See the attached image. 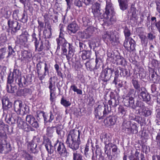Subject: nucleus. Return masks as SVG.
I'll return each mask as SVG.
<instances>
[{"label": "nucleus", "instance_id": "57", "mask_svg": "<svg viewBox=\"0 0 160 160\" xmlns=\"http://www.w3.org/2000/svg\"><path fill=\"white\" fill-rule=\"evenodd\" d=\"M96 58L95 59V63L96 65L95 67H94V69H98L100 65V59L99 58H98L97 55L96 54Z\"/></svg>", "mask_w": 160, "mask_h": 160}, {"label": "nucleus", "instance_id": "40", "mask_svg": "<svg viewBox=\"0 0 160 160\" xmlns=\"http://www.w3.org/2000/svg\"><path fill=\"white\" fill-rule=\"evenodd\" d=\"M4 146V145L3 146L2 143L0 142V152L2 153L4 152V153H7L10 151L11 149L10 148L7 149L6 147H5Z\"/></svg>", "mask_w": 160, "mask_h": 160}, {"label": "nucleus", "instance_id": "36", "mask_svg": "<svg viewBox=\"0 0 160 160\" xmlns=\"http://www.w3.org/2000/svg\"><path fill=\"white\" fill-rule=\"evenodd\" d=\"M50 92V101L52 102L53 101L55 96V91L56 88L55 87H54L53 88L49 89Z\"/></svg>", "mask_w": 160, "mask_h": 160}, {"label": "nucleus", "instance_id": "7", "mask_svg": "<svg viewBox=\"0 0 160 160\" xmlns=\"http://www.w3.org/2000/svg\"><path fill=\"white\" fill-rule=\"evenodd\" d=\"M14 107L15 111L18 114L23 115L26 111V106L23 104L21 101H15L14 103Z\"/></svg>", "mask_w": 160, "mask_h": 160}, {"label": "nucleus", "instance_id": "31", "mask_svg": "<svg viewBox=\"0 0 160 160\" xmlns=\"http://www.w3.org/2000/svg\"><path fill=\"white\" fill-rule=\"evenodd\" d=\"M138 127L135 123L130 124V128L128 130L129 133L136 134L138 132Z\"/></svg>", "mask_w": 160, "mask_h": 160}, {"label": "nucleus", "instance_id": "5", "mask_svg": "<svg viewBox=\"0 0 160 160\" xmlns=\"http://www.w3.org/2000/svg\"><path fill=\"white\" fill-rule=\"evenodd\" d=\"M58 44L57 49L60 48V46H62V50L63 54L66 55L67 50L68 49L69 47H67V44H70L63 37V34L62 33L60 32L58 38L56 39Z\"/></svg>", "mask_w": 160, "mask_h": 160}, {"label": "nucleus", "instance_id": "37", "mask_svg": "<svg viewBox=\"0 0 160 160\" xmlns=\"http://www.w3.org/2000/svg\"><path fill=\"white\" fill-rule=\"evenodd\" d=\"M118 69L120 71V74L121 76L126 77L129 76H130V75L128 74V72L127 69H124L120 67H118Z\"/></svg>", "mask_w": 160, "mask_h": 160}, {"label": "nucleus", "instance_id": "44", "mask_svg": "<svg viewBox=\"0 0 160 160\" xmlns=\"http://www.w3.org/2000/svg\"><path fill=\"white\" fill-rule=\"evenodd\" d=\"M108 103L111 108V106L112 107H116L117 105V100L115 98H112L110 100L108 101Z\"/></svg>", "mask_w": 160, "mask_h": 160}, {"label": "nucleus", "instance_id": "17", "mask_svg": "<svg viewBox=\"0 0 160 160\" xmlns=\"http://www.w3.org/2000/svg\"><path fill=\"white\" fill-rule=\"evenodd\" d=\"M26 121L28 122L34 128H37L38 127V124L35 118L31 115L27 116L26 118Z\"/></svg>", "mask_w": 160, "mask_h": 160}, {"label": "nucleus", "instance_id": "45", "mask_svg": "<svg viewBox=\"0 0 160 160\" xmlns=\"http://www.w3.org/2000/svg\"><path fill=\"white\" fill-rule=\"evenodd\" d=\"M130 122H123L122 124V129L125 131H126L127 129V131L128 132V130H129L130 128Z\"/></svg>", "mask_w": 160, "mask_h": 160}, {"label": "nucleus", "instance_id": "16", "mask_svg": "<svg viewBox=\"0 0 160 160\" xmlns=\"http://www.w3.org/2000/svg\"><path fill=\"white\" fill-rule=\"evenodd\" d=\"M44 72L43 73L41 71L38 70L37 72L38 74V77L39 79L41 81L43 80L46 76L47 74L49 73V68H48V64L46 62L44 63Z\"/></svg>", "mask_w": 160, "mask_h": 160}, {"label": "nucleus", "instance_id": "20", "mask_svg": "<svg viewBox=\"0 0 160 160\" xmlns=\"http://www.w3.org/2000/svg\"><path fill=\"white\" fill-rule=\"evenodd\" d=\"M67 47H69V48L68 49V54L65 55L67 58V59L69 61L70 59L72 58V57L73 56L74 52L75 51L74 47L72 45V44H67Z\"/></svg>", "mask_w": 160, "mask_h": 160}, {"label": "nucleus", "instance_id": "11", "mask_svg": "<svg viewBox=\"0 0 160 160\" xmlns=\"http://www.w3.org/2000/svg\"><path fill=\"white\" fill-rule=\"evenodd\" d=\"M57 143L54 145V147L58 146L57 150L58 153L62 156L67 157L69 155V152L67 151L63 143L58 142V140L56 141Z\"/></svg>", "mask_w": 160, "mask_h": 160}, {"label": "nucleus", "instance_id": "54", "mask_svg": "<svg viewBox=\"0 0 160 160\" xmlns=\"http://www.w3.org/2000/svg\"><path fill=\"white\" fill-rule=\"evenodd\" d=\"M118 114L120 116H124L126 113V112L124 108L121 106L118 108Z\"/></svg>", "mask_w": 160, "mask_h": 160}, {"label": "nucleus", "instance_id": "28", "mask_svg": "<svg viewBox=\"0 0 160 160\" xmlns=\"http://www.w3.org/2000/svg\"><path fill=\"white\" fill-rule=\"evenodd\" d=\"M2 106L5 109L10 108L12 107V103L9 102V100L6 98H4L2 99Z\"/></svg>", "mask_w": 160, "mask_h": 160}, {"label": "nucleus", "instance_id": "46", "mask_svg": "<svg viewBox=\"0 0 160 160\" xmlns=\"http://www.w3.org/2000/svg\"><path fill=\"white\" fill-rule=\"evenodd\" d=\"M71 88L74 92H76L77 94L82 95V90L78 89L77 87L74 85L71 86Z\"/></svg>", "mask_w": 160, "mask_h": 160}, {"label": "nucleus", "instance_id": "15", "mask_svg": "<svg viewBox=\"0 0 160 160\" xmlns=\"http://www.w3.org/2000/svg\"><path fill=\"white\" fill-rule=\"evenodd\" d=\"M79 29V27L75 22L70 23L68 26V32L70 34L75 33Z\"/></svg>", "mask_w": 160, "mask_h": 160}, {"label": "nucleus", "instance_id": "61", "mask_svg": "<svg viewBox=\"0 0 160 160\" xmlns=\"http://www.w3.org/2000/svg\"><path fill=\"white\" fill-rule=\"evenodd\" d=\"M79 46L80 48V52H82L84 51H86L87 49V46L84 43L80 42L79 43Z\"/></svg>", "mask_w": 160, "mask_h": 160}, {"label": "nucleus", "instance_id": "35", "mask_svg": "<svg viewBox=\"0 0 160 160\" xmlns=\"http://www.w3.org/2000/svg\"><path fill=\"white\" fill-rule=\"evenodd\" d=\"M81 57L82 59L85 60L90 58L91 55V52L89 50H86L82 51Z\"/></svg>", "mask_w": 160, "mask_h": 160}, {"label": "nucleus", "instance_id": "2", "mask_svg": "<svg viewBox=\"0 0 160 160\" xmlns=\"http://www.w3.org/2000/svg\"><path fill=\"white\" fill-rule=\"evenodd\" d=\"M80 131L73 129L70 130L67 136L66 143L67 146L73 150L78 149L81 143Z\"/></svg>", "mask_w": 160, "mask_h": 160}, {"label": "nucleus", "instance_id": "13", "mask_svg": "<svg viewBox=\"0 0 160 160\" xmlns=\"http://www.w3.org/2000/svg\"><path fill=\"white\" fill-rule=\"evenodd\" d=\"M123 102L124 105L127 107H129L132 109L134 107L135 101L134 98L132 96H125L123 98Z\"/></svg>", "mask_w": 160, "mask_h": 160}, {"label": "nucleus", "instance_id": "47", "mask_svg": "<svg viewBox=\"0 0 160 160\" xmlns=\"http://www.w3.org/2000/svg\"><path fill=\"white\" fill-rule=\"evenodd\" d=\"M124 33L125 37V39L126 38H129V37L131 34L130 31L127 27H125L124 30Z\"/></svg>", "mask_w": 160, "mask_h": 160}, {"label": "nucleus", "instance_id": "24", "mask_svg": "<svg viewBox=\"0 0 160 160\" xmlns=\"http://www.w3.org/2000/svg\"><path fill=\"white\" fill-rule=\"evenodd\" d=\"M144 90H141L139 95L142 98L143 101L148 102L150 101V96L147 92H145Z\"/></svg>", "mask_w": 160, "mask_h": 160}, {"label": "nucleus", "instance_id": "50", "mask_svg": "<svg viewBox=\"0 0 160 160\" xmlns=\"http://www.w3.org/2000/svg\"><path fill=\"white\" fill-rule=\"evenodd\" d=\"M104 144L105 145L104 148L105 152H106L108 149H110L112 147H113V146L114 144L112 143L111 142H106Z\"/></svg>", "mask_w": 160, "mask_h": 160}, {"label": "nucleus", "instance_id": "8", "mask_svg": "<svg viewBox=\"0 0 160 160\" xmlns=\"http://www.w3.org/2000/svg\"><path fill=\"white\" fill-rule=\"evenodd\" d=\"M29 36V35L27 32H24L21 34L17 36L16 43L22 46H25L27 43Z\"/></svg>", "mask_w": 160, "mask_h": 160}, {"label": "nucleus", "instance_id": "53", "mask_svg": "<svg viewBox=\"0 0 160 160\" xmlns=\"http://www.w3.org/2000/svg\"><path fill=\"white\" fill-rule=\"evenodd\" d=\"M89 33L88 32L86 29L83 32H81V33L82 35L81 36V38H89L92 34Z\"/></svg>", "mask_w": 160, "mask_h": 160}, {"label": "nucleus", "instance_id": "22", "mask_svg": "<svg viewBox=\"0 0 160 160\" xmlns=\"http://www.w3.org/2000/svg\"><path fill=\"white\" fill-rule=\"evenodd\" d=\"M120 9L124 11L128 8V0H118Z\"/></svg>", "mask_w": 160, "mask_h": 160}, {"label": "nucleus", "instance_id": "41", "mask_svg": "<svg viewBox=\"0 0 160 160\" xmlns=\"http://www.w3.org/2000/svg\"><path fill=\"white\" fill-rule=\"evenodd\" d=\"M55 78V76L51 77L49 80V86L48 88L49 89L53 88V87H55V81L54 80V78Z\"/></svg>", "mask_w": 160, "mask_h": 160}, {"label": "nucleus", "instance_id": "6", "mask_svg": "<svg viewBox=\"0 0 160 160\" xmlns=\"http://www.w3.org/2000/svg\"><path fill=\"white\" fill-rule=\"evenodd\" d=\"M15 81L20 87H24L29 84L32 81L31 76H21L16 78Z\"/></svg>", "mask_w": 160, "mask_h": 160}, {"label": "nucleus", "instance_id": "49", "mask_svg": "<svg viewBox=\"0 0 160 160\" xmlns=\"http://www.w3.org/2000/svg\"><path fill=\"white\" fill-rule=\"evenodd\" d=\"M124 58L120 56H118L116 57V64L118 65H122L124 61Z\"/></svg>", "mask_w": 160, "mask_h": 160}, {"label": "nucleus", "instance_id": "14", "mask_svg": "<svg viewBox=\"0 0 160 160\" xmlns=\"http://www.w3.org/2000/svg\"><path fill=\"white\" fill-rule=\"evenodd\" d=\"M112 70L111 69L107 68L105 69L102 72V77L103 78V80L107 82L109 79L111 74L112 73Z\"/></svg>", "mask_w": 160, "mask_h": 160}, {"label": "nucleus", "instance_id": "25", "mask_svg": "<svg viewBox=\"0 0 160 160\" xmlns=\"http://www.w3.org/2000/svg\"><path fill=\"white\" fill-rule=\"evenodd\" d=\"M132 82L134 88L138 90L139 92H141V90H145V88L144 87H140V85L139 84L138 81L136 78H133Z\"/></svg>", "mask_w": 160, "mask_h": 160}, {"label": "nucleus", "instance_id": "29", "mask_svg": "<svg viewBox=\"0 0 160 160\" xmlns=\"http://www.w3.org/2000/svg\"><path fill=\"white\" fill-rule=\"evenodd\" d=\"M72 160H84L82 155L77 151H74L72 153Z\"/></svg>", "mask_w": 160, "mask_h": 160}, {"label": "nucleus", "instance_id": "60", "mask_svg": "<svg viewBox=\"0 0 160 160\" xmlns=\"http://www.w3.org/2000/svg\"><path fill=\"white\" fill-rule=\"evenodd\" d=\"M21 20L23 23L26 22L27 21L28 16L25 11H24V12L22 15V18L21 19Z\"/></svg>", "mask_w": 160, "mask_h": 160}, {"label": "nucleus", "instance_id": "23", "mask_svg": "<svg viewBox=\"0 0 160 160\" xmlns=\"http://www.w3.org/2000/svg\"><path fill=\"white\" fill-rule=\"evenodd\" d=\"M100 139L102 142H103L105 143L108 142H111L112 137L109 134L103 133L101 134Z\"/></svg>", "mask_w": 160, "mask_h": 160}, {"label": "nucleus", "instance_id": "64", "mask_svg": "<svg viewBox=\"0 0 160 160\" xmlns=\"http://www.w3.org/2000/svg\"><path fill=\"white\" fill-rule=\"evenodd\" d=\"M24 96H26L28 94H31V89L29 88H25L23 89Z\"/></svg>", "mask_w": 160, "mask_h": 160}, {"label": "nucleus", "instance_id": "42", "mask_svg": "<svg viewBox=\"0 0 160 160\" xmlns=\"http://www.w3.org/2000/svg\"><path fill=\"white\" fill-rule=\"evenodd\" d=\"M18 126L23 130H25L28 128V125L26 122L22 120H20L18 123Z\"/></svg>", "mask_w": 160, "mask_h": 160}, {"label": "nucleus", "instance_id": "19", "mask_svg": "<svg viewBox=\"0 0 160 160\" xmlns=\"http://www.w3.org/2000/svg\"><path fill=\"white\" fill-rule=\"evenodd\" d=\"M21 59L22 61H28L32 56V54L30 51L24 50L22 52Z\"/></svg>", "mask_w": 160, "mask_h": 160}, {"label": "nucleus", "instance_id": "9", "mask_svg": "<svg viewBox=\"0 0 160 160\" xmlns=\"http://www.w3.org/2000/svg\"><path fill=\"white\" fill-rule=\"evenodd\" d=\"M39 140L38 138H33L31 141L28 143V148L31 152L34 154H37L38 152L39 148L37 146Z\"/></svg>", "mask_w": 160, "mask_h": 160}, {"label": "nucleus", "instance_id": "56", "mask_svg": "<svg viewBox=\"0 0 160 160\" xmlns=\"http://www.w3.org/2000/svg\"><path fill=\"white\" fill-rule=\"evenodd\" d=\"M20 75L19 70L17 69H14L12 73V77L15 78V80L16 79V78L20 77Z\"/></svg>", "mask_w": 160, "mask_h": 160}, {"label": "nucleus", "instance_id": "63", "mask_svg": "<svg viewBox=\"0 0 160 160\" xmlns=\"http://www.w3.org/2000/svg\"><path fill=\"white\" fill-rule=\"evenodd\" d=\"M6 48H2L0 49V59L3 58L6 52Z\"/></svg>", "mask_w": 160, "mask_h": 160}, {"label": "nucleus", "instance_id": "26", "mask_svg": "<svg viewBox=\"0 0 160 160\" xmlns=\"http://www.w3.org/2000/svg\"><path fill=\"white\" fill-rule=\"evenodd\" d=\"M104 123L108 126H112L115 124V120L114 117H107L104 120Z\"/></svg>", "mask_w": 160, "mask_h": 160}, {"label": "nucleus", "instance_id": "34", "mask_svg": "<svg viewBox=\"0 0 160 160\" xmlns=\"http://www.w3.org/2000/svg\"><path fill=\"white\" fill-rule=\"evenodd\" d=\"M55 127H48L47 128L46 135L49 137H52L53 136V134L54 132V129Z\"/></svg>", "mask_w": 160, "mask_h": 160}, {"label": "nucleus", "instance_id": "3", "mask_svg": "<svg viewBox=\"0 0 160 160\" xmlns=\"http://www.w3.org/2000/svg\"><path fill=\"white\" fill-rule=\"evenodd\" d=\"M36 34L34 32L32 35V41L34 42L35 47V51L38 52H41L43 50H48L50 48V44L48 40L46 39L41 40L40 37L38 39L36 37Z\"/></svg>", "mask_w": 160, "mask_h": 160}, {"label": "nucleus", "instance_id": "55", "mask_svg": "<svg viewBox=\"0 0 160 160\" xmlns=\"http://www.w3.org/2000/svg\"><path fill=\"white\" fill-rule=\"evenodd\" d=\"M7 41V37L5 35H2L0 37V43L3 46Z\"/></svg>", "mask_w": 160, "mask_h": 160}, {"label": "nucleus", "instance_id": "39", "mask_svg": "<svg viewBox=\"0 0 160 160\" xmlns=\"http://www.w3.org/2000/svg\"><path fill=\"white\" fill-rule=\"evenodd\" d=\"M46 148L48 153L51 154L53 152V146L51 143L49 142L48 144H46L45 145Z\"/></svg>", "mask_w": 160, "mask_h": 160}, {"label": "nucleus", "instance_id": "30", "mask_svg": "<svg viewBox=\"0 0 160 160\" xmlns=\"http://www.w3.org/2000/svg\"><path fill=\"white\" fill-rule=\"evenodd\" d=\"M152 111L148 108H146L145 107L142 109L141 112H138L139 114H141L146 117L149 116L152 114Z\"/></svg>", "mask_w": 160, "mask_h": 160}, {"label": "nucleus", "instance_id": "48", "mask_svg": "<svg viewBox=\"0 0 160 160\" xmlns=\"http://www.w3.org/2000/svg\"><path fill=\"white\" fill-rule=\"evenodd\" d=\"M112 82L114 83L116 85L118 84L120 87H122V82L118 79V76L115 77L114 80Z\"/></svg>", "mask_w": 160, "mask_h": 160}, {"label": "nucleus", "instance_id": "1", "mask_svg": "<svg viewBox=\"0 0 160 160\" xmlns=\"http://www.w3.org/2000/svg\"><path fill=\"white\" fill-rule=\"evenodd\" d=\"M102 10L94 9L92 12L94 17L98 20L105 19L112 23L114 21L113 14L114 13V9L112 4L109 2L106 1V5L105 12L102 14Z\"/></svg>", "mask_w": 160, "mask_h": 160}, {"label": "nucleus", "instance_id": "43", "mask_svg": "<svg viewBox=\"0 0 160 160\" xmlns=\"http://www.w3.org/2000/svg\"><path fill=\"white\" fill-rule=\"evenodd\" d=\"M61 103L65 107H67L71 104V102L69 101L64 99L63 97L61 99Z\"/></svg>", "mask_w": 160, "mask_h": 160}, {"label": "nucleus", "instance_id": "52", "mask_svg": "<svg viewBox=\"0 0 160 160\" xmlns=\"http://www.w3.org/2000/svg\"><path fill=\"white\" fill-rule=\"evenodd\" d=\"M89 33L88 32L86 29L83 32H81V33L82 35L81 36V38H89L92 34Z\"/></svg>", "mask_w": 160, "mask_h": 160}, {"label": "nucleus", "instance_id": "12", "mask_svg": "<svg viewBox=\"0 0 160 160\" xmlns=\"http://www.w3.org/2000/svg\"><path fill=\"white\" fill-rule=\"evenodd\" d=\"M8 24L9 27L14 32H16L20 28V24L16 21L9 19L8 20Z\"/></svg>", "mask_w": 160, "mask_h": 160}, {"label": "nucleus", "instance_id": "18", "mask_svg": "<svg viewBox=\"0 0 160 160\" xmlns=\"http://www.w3.org/2000/svg\"><path fill=\"white\" fill-rule=\"evenodd\" d=\"M40 114L43 116V118L45 123L48 122H51L54 118V115L51 112L47 114H45L44 112H41Z\"/></svg>", "mask_w": 160, "mask_h": 160}, {"label": "nucleus", "instance_id": "51", "mask_svg": "<svg viewBox=\"0 0 160 160\" xmlns=\"http://www.w3.org/2000/svg\"><path fill=\"white\" fill-rule=\"evenodd\" d=\"M89 33L88 32L86 29L83 32H81V33L82 35L81 36V38H89L92 34Z\"/></svg>", "mask_w": 160, "mask_h": 160}, {"label": "nucleus", "instance_id": "33", "mask_svg": "<svg viewBox=\"0 0 160 160\" xmlns=\"http://www.w3.org/2000/svg\"><path fill=\"white\" fill-rule=\"evenodd\" d=\"M17 90L16 86H12L11 84H7V91L9 93H14L16 92Z\"/></svg>", "mask_w": 160, "mask_h": 160}, {"label": "nucleus", "instance_id": "38", "mask_svg": "<svg viewBox=\"0 0 160 160\" xmlns=\"http://www.w3.org/2000/svg\"><path fill=\"white\" fill-rule=\"evenodd\" d=\"M111 112V108H109L108 104H104V110L103 112V116H106L109 113Z\"/></svg>", "mask_w": 160, "mask_h": 160}, {"label": "nucleus", "instance_id": "59", "mask_svg": "<svg viewBox=\"0 0 160 160\" xmlns=\"http://www.w3.org/2000/svg\"><path fill=\"white\" fill-rule=\"evenodd\" d=\"M85 66L88 70L91 71L92 70L93 67L91 65V63L89 61L85 63Z\"/></svg>", "mask_w": 160, "mask_h": 160}, {"label": "nucleus", "instance_id": "10", "mask_svg": "<svg viewBox=\"0 0 160 160\" xmlns=\"http://www.w3.org/2000/svg\"><path fill=\"white\" fill-rule=\"evenodd\" d=\"M123 46L128 51H133L135 50V42L132 38H126L124 41Z\"/></svg>", "mask_w": 160, "mask_h": 160}, {"label": "nucleus", "instance_id": "58", "mask_svg": "<svg viewBox=\"0 0 160 160\" xmlns=\"http://www.w3.org/2000/svg\"><path fill=\"white\" fill-rule=\"evenodd\" d=\"M9 50L8 57L12 56H13L15 55V53L14 50L13 49L12 47L10 46H9L8 47Z\"/></svg>", "mask_w": 160, "mask_h": 160}, {"label": "nucleus", "instance_id": "62", "mask_svg": "<svg viewBox=\"0 0 160 160\" xmlns=\"http://www.w3.org/2000/svg\"><path fill=\"white\" fill-rule=\"evenodd\" d=\"M38 22L39 24L38 28V31L39 32V35H40V32L42 30V28H44V23L41 21H40L39 20H38Z\"/></svg>", "mask_w": 160, "mask_h": 160}, {"label": "nucleus", "instance_id": "4", "mask_svg": "<svg viewBox=\"0 0 160 160\" xmlns=\"http://www.w3.org/2000/svg\"><path fill=\"white\" fill-rule=\"evenodd\" d=\"M102 38L105 41L113 45H116L119 43V38L115 34L112 30H109L104 32Z\"/></svg>", "mask_w": 160, "mask_h": 160}, {"label": "nucleus", "instance_id": "27", "mask_svg": "<svg viewBox=\"0 0 160 160\" xmlns=\"http://www.w3.org/2000/svg\"><path fill=\"white\" fill-rule=\"evenodd\" d=\"M134 107L133 109H135L137 107L140 108L138 109V113L141 112L142 110L143 109L145 106L144 105L143 103L141 101L137 100L136 101L135 103L134 104Z\"/></svg>", "mask_w": 160, "mask_h": 160}, {"label": "nucleus", "instance_id": "21", "mask_svg": "<svg viewBox=\"0 0 160 160\" xmlns=\"http://www.w3.org/2000/svg\"><path fill=\"white\" fill-rule=\"evenodd\" d=\"M102 106L98 105V106L95 109V115L96 118L100 120L102 119V117H104L103 115H102Z\"/></svg>", "mask_w": 160, "mask_h": 160}, {"label": "nucleus", "instance_id": "32", "mask_svg": "<svg viewBox=\"0 0 160 160\" xmlns=\"http://www.w3.org/2000/svg\"><path fill=\"white\" fill-rule=\"evenodd\" d=\"M48 30L45 29L43 31V35L45 38H50L52 35V28L51 26H48Z\"/></svg>", "mask_w": 160, "mask_h": 160}]
</instances>
